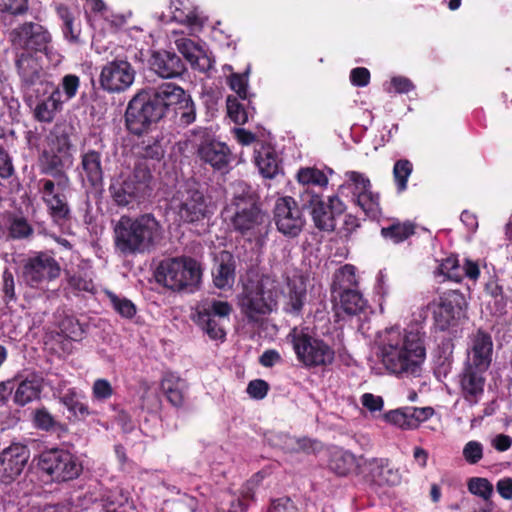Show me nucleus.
Returning <instances> with one entry per match:
<instances>
[{"label": "nucleus", "mask_w": 512, "mask_h": 512, "mask_svg": "<svg viewBox=\"0 0 512 512\" xmlns=\"http://www.w3.org/2000/svg\"><path fill=\"white\" fill-rule=\"evenodd\" d=\"M42 387L41 377L29 376L19 383L14 392L13 400L17 405L25 406L40 397Z\"/></svg>", "instance_id": "473e14b6"}, {"label": "nucleus", "mask_w": 512, "mask_h": 512, "mask_svg": "<svg viewBox=\"0 0 512 512\" xmlns=\"http://www.w3.org/2000/svg\"><path fill=\"white\" fill-rule=\"evenodd\" d=\"M438 274L455 282H459L463 276L462 269L458 264V260L453 256L446 258L439 265Z\"/></svg>", "instance_id": "de8ad7c7"}, {"label": "nucleus", "mask_w": 512, "mask_h": 512, "mask_svg": "<svg viewBox=\"0 0 512 512\" xmlns=\"http://www.w3.org/2000/svg\"><path fill=\"white\" fill-rule=\"evenodd\" d=\"M232 195L231 202L223 211V217L230 221L236 230L241 232L255 230L265 223L266 216L256 205L253 192L246 183L242 181L233 183Z\"/></svg>", "instance_id": "7ed1b4c3"}, {"label": "nucleus", "mask_w": 512, "mask_h": 512, "mask_svg": "<svg viewBox=\"0 0 512 512\" xmlns=\"http://www.w3.org/2000/svg\"><path fill=\"white\" fill-rule=\"evenodd\" d=\"M149 179V172L142 167H137L127 177L120 175L113 179L109 188L113 200L119 206L138 202L147 192Z\"/></svg>", "instance_id": "9b49d317"}, {"label": "nucleus", "mask_w": 512, "mask_h": 512, "mask_svg": "<svg viewBox=\"0 0 512 512\" xmlns=\"http://www.w3.org/2000/svg\"><path fill=\"white\" fill-rule=\"evenodd\" d=\"M30 457L26 446L15 443L7 447L0 454V464L3 473L8 478H15L20 475Z\"/></svg>", "instance_id": "4be33fe9"}, {"label": "nucleus", "mask_w": 512, "mask_h": 512, "mask_svg": "<svg viewBox=\"0 0 512 512\" xmlns=\"http://www.w3.org/2000/svg\"><path fill=\"white\" fill-rule=\"evenodd\" d=\"M274 221L279 232L296 237L304 226V218L297 202L290 196L279 198L274 207Z\"/></svg>", "instance_id": "2eb2a0df"}, {"label": "nucleus", "mask_w": 512, "mask_h": 512, "mask_svg": "<svg viewBox=\"0 0 512 512\" xmlns=\"http://www.w3.org/2000/svg\"><path fill=\"white\" fill-rule=\"evenodd\" d=\"M232 306L227 301L205 298L193 308L191 318L213 340H223L226 336L224 325L229 321Z\"/></svg>", "instance_id": "0eeeda50"}, {"label": "nucleus", "mask_w": 512, "mask_h": 512, "mask_svg": "<svg viewBox=\"0 0 512 512\" xmlns=\"http://www.w3.org/2000/svg\"><path fill=\"white\" fill-rule=\"evenodd\" d=\"M173 111L183 125L191 124L196 118L194 103L189 95Z\"/></svg>", "instance_id": "8fccbe9b"}, {"label": "nucleus", "mask_w": 512, "mask_h": 512, "mask_svg": "<svg viewBox=\"0 0 512 512\" xmlns=\"http://www.w3.org/2000/svg\"><path fill=\"white\" fill-rule=\"evenodd\" d=\"M268 385L263 380L251 381L247 387L248 394L256 399H262L266 396Z\"/></svg>", "instance_id": "0e129e2a"}, {"label": "nucleus", "mask_w": 512, "mask_h": 512, "mask_svg": "<svg viewBox=\"0 0 512 512\" xmlns=\"http://www.w3.org/2000/svg\"><path fill=\"white\" fill-rule=\"evenodd\" d=\"M42 199L46 203L50 215L55 222L65 220L69 215V207L65 196L55 192V184L52 180H41Z\"/></svg>", "instance_id": "393cba45"}, {"label": "nucleus", "mask_w": 512, "mask_h": 512, "mask_svg": "<svg viewBox=\"0 0 512 512\" xmlns=\"http://www.w3.org/2000/svg\"><path fill=\"white\" fill-rule=\"evenodd\" d=\"M357 285V277L355 267L353 265L346 264L341 267L334 276V282L332 286L333 294Z\"/></svg>", "instance_id": "58836bf2"}, {"label": "nucleus", "mask_w": 512, "mask_h": 512, "mask_svg": "<svg viewBox=\"0 0 512 512\" xmlns=\"http://www.w3.org/2000/svg\"><path fill=\"white\" fill-rule=\"evenodd\" d=\"M162 117L161 108L148 92L136 94L128 103L125 113L128 130L137 135L148 131Z\"/></svg>", "instance_id": "6e6552de"}, {"label": "nucleus", "mask_w": 512, "mask_h": 512, "mask_svg": "<svg viewBox=\"0 0 512 512\" xmlns=\"http://www.w3.org/2000/svg\"><path fill=\"white\" fill-rule=\"evenodd\" d=\"M108 298L113 308L123 317L132 318L136 314L135 305L126 298H120L113 293H108Z\"/></svg>", "instance_id": "603ef678"}, {"label": "nucleus", "mask_w": 512, "mask_h": 512, "mask_svg": "<svg viewBox=\"0 0 512 512\" xmlns=\"http://www.w3.org/2000/svg\"><path fill=\"white\" fill-rule=\"evenodd\" d=\"M330 467L338 475H347L355 467L354 456L348 452H336L330 462Z\"/></svg>", "instance_id": "a18cd8bd"}, {"label": "nucleus", "mask_w": 512, "mask_h": 512, "mask_svg": "<svg viewBox=\"0 0 512 512\" xmlns=\"http://www.w3.org/2000/svg\"><path fill=\"white\" fill-rule=\"evenodd\" d=\"M372 474L374 481L379 484L395 485L399 482V475L397 471H393L383 461H375L372 463Z\"/></svg>", "instance_id": "37998d69"}, {"label": "nucleus", "mask_w": 512, "mask_h": 512, "mask_svg": "<svg viewBox=\"0 0 512 512\" xmlns=\"http://www.w3.org/2000/svg\"><path fill=\"white\" fill-rule=\"evenodd\" d=\"M248 70H246L244 75L241 74H232L229 78V86L230 88L235 91L239 97L242 99H245L247 97V74Z\"/></svg>", "instance_id": "bf43d9fd"}, {"label": "nucleus", "mask_w": 512, "mask_h": 512, "mask_svg": "<svg viewBox=\"0 0 512 512\" xmlns=\"http://www.w3.org/2000/svg\"><path fill=\"white\" fill-rule=\"evenodd\" d=\"M151 69L162 78H173L182 74L185 67L181 59L171 52H154L150 59Z\"/></svg>", "instance_id": "bb28decb"}, {"label": "nucleus", "mask_w": 512, "mask_h": 512, "mask_svg": "<svg viewBox=\"0 0 512 512\" xmlns=\"http://www.w3.org/2000/svg\"><path fill=\"white\" fill-rule=\"evenodd\" d=\"M40 469L55 481H69L77 478L82 465L72 453L64 449H51L41 453Z\"/></svg>", "instance_id": "9d476101"}, {"label": "nucleus", "mask_w": 512, "mask_h": 512, "mask_svg": "<svg viewBox=\"0 0 512 512\" xmlns=\"http://www.w3.org/2000/svg\"><path fill=\"white\" fill-rule=\"evenodd\" d=\"M34 424L37 428L49 430L54 426L55 421L46 409H38L34 413Z\"/></svg>", "instance_id": "052dcab7"}, {"label": "nucleus", "mask_w": 512, "mask_h": 512, "mask_svg": "<svg viewBox=\"0 0 512 512\" xmlns=\"http://www.w3.org/2000/svg\"><path fill=\"white\" fill-rule=\"evenodd\" d=\"M135 75V69L128 61L114 60L102 67L99 81L104 90L119 93L133 84Z\"/></svg>", "instance_id": "dca6fc26"}, {"label": "nucleus", "mask_w": 512, "mask_h": 512, "mask_svg": "<svg viewBox=\"0 0 512 512\" xmlns=\"http://www.w3.org/2000/svg\"><path fill=\"white\" fill-rule=\"evenodd\" d=\"M13 42L23 46L25 52L43 55L51 65L56 66L61 56L50 45L51 36L40 24L26 23L14 31Z\"/></svg>", "instance_id": "1a4fd4ad"}, {"label": "nucleus", "mask_w": 512, "mask_h": 512, "mask_svg": "<svg viewBox=\"0 0 512 512\" xmlns=\"http://www.w3.org/2000/svg\"><path fill=\"white\" fill-rule=\"evenodd\" d=\"M114 389L111 383L104 378L96 379L92 385V398L97 402H105L112 397Z\"/></svg>", "instance_id": "3c124183"}, {"label": "nucleus", "mask_w": 512, "mask_h": 512, "mask_svg": "<svg viewBox=\"0 0 512 512\" xmlns=\"http://www.w3.org/2000/svg\"><path fill=\"white\" fill-rule=\"evenodd\" d=\"M278 441L274 442L287 452L308 451L313 448V443L310 439H298L286 434H280Z\"/></svg>", "instance_id": "c03bdc74"}, {"label": "nucleus", "mask_w": 512, "mask_h": 512, "mask_svg": "<svg viewBox=\"0 0 512 512\" xmlns=\"http://www.w3.org/2000/svg\"><path fill=\"white\" fill-rule=\"evenodd\" d=\"M384 418L401 429H415V421L412 420L408 407L390 411L385 414Z\"/></svg>", "instance_id": "49530a36"}, {"label": "nucleus", "mask_w": 512, "mask_h": 512, "mask_svg": "<svg viewBox=\"0 0 512 512\" xmlns=\"http://www.w3.org/2000/svg\"><path fill=\"white\" fill-rule=\"evenodd\" d=\"M125 501L126 497L121 490L109 491L102 497L103 507L106 512H116Z\"/></svg>", "instance_id": "6e6d98bb"}, {"label": "nucleus", "mask_w": 512, "mask_h": 512, "mask_svg": "<svg viewBox=\"0 0 512 512\" xmlns=\"http://www.w3.org/2000/svg\"><path fill=\"white\" fill-rule=\"evenodd\" d=\"M81 176L92 185L96 186L103 180V169L101 163V154L94 150H89L82 155Z\"/></svg>", "instance_id": "72a5a7b5"}, {"label": "nucleus", "mask_w": 512, "mask_h": 512, "mask_svg": "<svg viewBox=\"0 0 512 512\" xmlns=\"http://www.w3.org/2000/svg\"><path fill=\"white\" fill-rule=\"evenodd\" d=\"M61 272L58 262L47 253H37L24 265L23 277L31 287H42L59 277Z\"/></svg>", "instance_id": "4468645a"}, {"label": "nucleus", "mask_w": 512, "mask_h": 512, "mask_svg": "<svg viewBox=\"0 0 512 512\" xmlns=\"http://www.w3.org/2000/svg\"><path fill=\"white\" fill-rule=\"evenodd\" d=\"M302 202L311 209L315 225L322 230H331L334 227L333 215L321 197L306 190L301 195Z\"/></svg>", "instance_id": "a878e982"}, {"label": "nucleus", "mask_w": 512, "mask_h": 512, "mask_svg": "<svg viewBox=\"0 0 512 512\" xmlns=\"http://www.w3.org/2000/svg\"><path fill=\"white\" fill-rule=\"evenodd\" d=\"M164 116L166 111L174 110L188 95L180 86L167 82L159 85L150 93Z\"/></svg>", "instance_id": "cd10ccee"}, {"label": "nucleus", "mask_w": 512, "mask_h": 512, "mask_svg": "<svg viewBox=\"0 0 512 512\" xmlns=\"http://www.w3.org/2000/svg\"><path fill=\"white\" fill-rule=\"evenodd\" d=\"M333 170L327 168L321 170L316 167H302L296 173V180L303 186H316L320 188L327 187L329 183L328 174H332Z\"/></svg>", "instance_id": "c9c22d12"}, {"label": "nucleus", "mask_w": 512, "mask_h": 512, "mask_svg": "<svg viewBox=\"0 0 512 512\" xmlns=\"http://www.w3.org/2000/svg\"><path fill=\"white\" fill-rule=\"evenodd\" d=\"M26 0H0V11L19 14L26 10Z\"/></svg>", "instance_id": "680f3d73"}, {"label": "nucleus", "mask_w": 512, "mask_h": 512, "mask_svg": "<svg viewBox=\"0 0 512 512\" xmlns=\"http://www.w3.org/2000/svg\"><path fill=\"white\" fill-rule=\"evenodd\" d=\"M174 43L179 53L190 63L192 68L201 72L212 68L213 62L206 47L177 31L172 32Z\"/></svg>", "instance_id": "a211bd4d"}, {"label": "nucleus", "mask_w": 512, "mask_h": 512, "mask_svg": "<svg viewBox=\"0 0 512 512\" xmlns=\"http://www.w3.org/2000/svg\"><path fill=\"white\" fill-rule=\"evenodd\" d=\"M200 264L190 257H176L163 260L156 272V279L174 291H193L201 282Z\"/></svg>", "instance_id": "39448f33"}, {"label": "nucleus", "mask_w": 512, "mask_h": 512, "mask_svg": "<svg viewBox=\"0 0 512 512\" xmlns=\"http://www.w3.org/2000/svg\"><path fill=\"white\" fill-rule=\"evenodd\" d=\"M307 279L303 275L294 274L288 278L287 282V295H286V311L298 314L305 301L307 292Z\"/></svg>", "instance_id": "c756f323"}, {"label": "nucleus", "mask_w": 512, "mask_h": 512, "mask_svg": "<svg viewBox=\"0 0 512 512\" xmlns=\"http://www.w3.org/2000/svg\"><path fill=\"white\" fill-rule=\"evenodd\" d=\"M334 308L338 316L341 313L347 315H357L367 308V301L360 292L354 289H346L334 294Z\"/></svg>", "instance_id": "c85d7f7f"}, {"label": "nucleus", "mask_w": 512, "mask_h": 512, "mask_svg": "<svg viewBox=\"0 0 512 512\" xmlns=\"http://www.w3.org/2000/svg\"><path fill=\"white\" fill-rule=\"evenodd\" d=\"M197 155L201 161L217 170L227 168L231 160L228 146L216 140H204L198 147Z\"/></svg>", "instance_id": "412c9836"}, {"label": "nucleus", "mask_w": 512, "mask_h": 512, "mask_svg": "<svg viewBox=\"0 0 512 512\" xmlns=\"http://www.w3.org/2000/svg\"><path fill=\"white\" fill-rule=\"evenodd\" d=\"M213 283L219 289L231 288L235 281V260L228 251H220L215 256L212 270Z\"/></svg>", "instance_id": "b1692460"}, {"label": "nucleus", "mask_w": 512, "mask_h": 512, "mask_svg": "<svg viewBox=\"0 0 512 512\" xmlns=\"http://www.w3.org/2000/svg\"><path fill=\"white\" fill-rule=\"evenodd\" d=\"M64 406L77 418L85 419L91 412L88 406L80 400L79 395L74 390H69L61 398Z\"/></svg>", "instance_id": "a19ab883"}, {"label": "nucleus", "mask_w": 512, "mask_h": 512, "mask_svg": "<svg viewBox=\"0 0 512 512\" xmlns=\"http://www.w3.org/2000/svg\"><path fill=\"white\" fill-rule=\"evenodd\" d=\"M498 494L505 500H512V478L504 477L496 484Z\"/></svg>", "instance_id": "774afa93"}, {"label": "nucleus", "mask_w": 512, "mask_h": 512, "mask_svg": "<svg viewBox=\"0 0 512 512\" xmlns=\"http://www.w3.org/2000/svg\"><path fill=\"white\" fill-rule=\"evenodd\" d=\"M32 229L23 218H13L9 226V234L12 238H24L30 235Z\"/></svg>", "instance_id": "13d9d810"}, {"label": "nucleus", "mask_w": 512, "mask_h": 512, "mask_svg": "<svg viewBox=\"0 0 512 512\" xmlns=\"http://www.w3.org/2000/svg\"><path fill=\"white\" fill-rule=\"evenodd\" d=\"M299 363L306 368L330 365L334 361L333 348L307 328H293L287 335Z\"/></svg>", "instance_id": "20e7f679"}, {"label": "nucleus", "mask_w": 512, "mask_h": 512, "mask_svg": "<svg viewBox=\"0 0 512 512\" xmlns=\"http://www.w3.org/2000/svg\"><path fill=\"white\" fill-rule=\"evenodd\" d=\"M113 232L115 248L123 255L149 251L163 237V228L152 214L121 216L114 224Z\"/></svg>", "instance_id": "f03ea898"}, {"label": "nucleus", "mask_w": 512, "mask_h": 512, "mask_svg": "<svg viewBox=\"0 0 512 512\" xmlns=\"http://www.w3.org/2000/svg\"><path fill=\"white\" fill-rule=\"evenodd\" d=\"M278 285L270 276H264L256 285L246 286L240 299L241 312L250 322L262 323L276 305Z\"/></svg>", "instance_id": "423d86ee"}, {"label": "nucleus", "mask_w": 512, "mask_h": 512, "mask_svg": "<svg viewBox=\"0 0 512 512\" xmlns=\"http://www.w3.org/2000/svg\"><path fill=\"white\" fill-rule=\"evenodd\" d=\"M3 292L7 303L15 299L14 278L8 270L3 273Z\"/></svg>", "instance_id": "338daca9"}, {"label": "nucleus", "mask_w": 512, "mask_h": 512, "mask_svg": "<svg viewBox=\"0 0 512 512\" xmlns=\"http://www.w3.org/2000/svg\"><path fill=\"white\" fill-rule=\"evenodd\" d=\"M161 386L168 400L173 405L179 406L183 403L184 391L187 387L183 379L176 374L168 373L164 376Z\"/></svg>", "instance_id": "e433bc0d"}, {"label": "nucleus", "mask_w": 512, "mask_h": 512, "mask_svg": "<svg viewBox=\"0 0 512 512\" xmlns=\"http://www.w3.org/2000/svg\"><path fill=\"white\" fill-rule=\"evenodd\" d=\"M45 57L39 54H32L30 52L21 53L16 61L17 69L22 81L28 85H35L41 83L44 76V62Z\"/></svg>", "instance_id": "5701e85b"}, {"label": "nucleus", "mask_w": 512, "mask_h": 512, "mask_svg": "<svg viewBox=\"0 0 512 512\" xmlns=\"http://www.w3.org/2000/svg\"><path fill=\"white\" fill-rule=\"evenodd\" d=\"M172 20L187 27L191 34L202 31L207 16L190 0H172L169 6Z\"/></svg>", "instance_id": "6ab92c4d"}, {"label": "nucleus", "mask_w": 512, "mask_h": 512, "mask_svg": "<svg viewBox=\"0 0 512 512\" xmlns=\"http://www.w3.org/2000/svg\"><path fill=\"white\" fill-rule=\"evenodd\" d=\"M467 489L470 494L488 502L494 494L493 484L484 477H471L467 480Z\"/></svg>", "instance_id": "ea45409f"}, {"label": "nucleus", "mask_w": 512, "mask_h": 512, "mask_svg": "<svg viewBox=\"0 0 512 512\" xmlns=\"http://www.w3.org/2000/svg\"><path fill=\"white\" fill-rule=\"evenodd\" d=\"M176 208L179 217L188 223L200 221L211 212L205 196L198 189L180 191Z\"/></svg>", "instance_id": "f3484780"}, {"label": "nucleus", "mask_w": 512, "mask_h": 512, "mask_svg": "<svg viewBox=\"0 0 512 512\" xmlns=\"http://www.w3.org/2000/svg\"><path fill=\"white\" fill-rule=\"evenodd\" d=\"M463 457L469 464L478 463L483 457V445L478 441H469L463 448Z\"/></svg>", "instance_id": "4d7b16f0"}, {"label": "nucleus", "mask_w": 512, "mask_h": 512, "mask_svg": "<svg viewBox=\"0 0 512 512\" xmlns=\"http://www.w3.org/2000/svg\"><path fill=\"white\" fill-rule=\"evenodd\" d=\"M467 301L455 290L444 293L433 304V318L438 329L445 331L458 326L466 318Z\"/></svg>", "instance_id": "f8f14e48"}, {"label": "nucleus", "mask_w": 512, "mask_h": 512, "mask_svg": "<svg viewBox=\"0 0 512 512\" xmlns=\"http://www.w3.org/2000/svg\"><path fill=\"white\" fill-rule=\"evenodd\" d=\"M350 80L354 86L365 87L370 81V72L364 67L352 69L350 73Z\"/></svg>", "instance_id": "e2e57ef3"}, {"label": "nucleus", "mask_w": 512, "mask_h": 512, "mask_svg": "<svg viewBox=\"0 0 512 512\" xmlns=\"http://www.w3.org/2000/svg\"><path fill=\"white\" fill-rule=\"evenodd\" d=\"M346 181L339 189H353V196L361 209L371 218L380 214L379 196L371 191V182L364 174L356 171L345 173Z\"/></svg>", "instance_id": "ddd939ff"}, {"label": "nucleus", "mask_w": 512, "mask_h": 512, "mask_svg": "<svg viewBox=\"0 0 512 512\" xmlns=\"http://www.w3.org/2000/svg\"><path fill=\"white\" fill-rule=\"evenodd\" d=\"M493 343L490 335L479 331L472 339L467 367L484 372L492 360Z\"/></svg>", "instance_id": "aec40b11"}, {"label": "nucleus", "mask_w": 512, "mask_h": 512, "mask_svg": "<svg viewBox=\"0 0 512 512\" xmlns=\"http://www.w3.org/2000/svg\"><path fill=\"white\" fill-rule=\"evenodd\" d=\"M255 164L265 178H273L279 171L277 155L269 146H261L256 150Z\"/></svg>", "instance_id": "f704fd0d"}, {"label": "nucleus", "mask_w": 512, "mask_h": 512, "mask_svg": "<svg viewBox=\"0 0 512 512\" xmlns=\"http://www.w3.org/2000/svg\"><path fill=\"white\" fill-rule=\"evenodd\" d=\"M414 233V226L410 222L395 223L390 227L382 228L381 234L384 238L394 243H399L407 239Z\"/></svg>", "instance_id": "79ce46f5"}, {"label": "nucleus", "mask_w": 512, "mask_h": 512, "mask_svg": "<svg viewBox=\"0 0 512 512\" xmlns=\"http://www.w3.org/2000/svg\"><path fill=\"white\" fill-rule=\"evenodd\" d=\"M57 12L63 21V34L66 40L71 43H79L81 35L80 23H75L73 13L63 5L57 7Z\"/></svg>", "instance_id": "4c0bfd02"}, {"label": "nucleus", "mask_w": 512, "mask_h": 512, "mask_svg": "<svg viewBox=\"0 0 512 512\" xmlns=\"http://www.w3.org/2000/svg\"><path fill=\"white\" fill-rule=\"evenodd\" d=\"M80 86L79 77L73 74L65 75L61 81L62 99L64 102L71 100L77 94Z\"/></svg>", "instance_id": "864d4df0"}, {"label": "nucleus", "mask_w": 512, "mask_h": 512, "mask_svg": "<svg viewBox=\"0 0 512 512\" xmlns=\"http://www.w3.org/2000/svg\"><path fill=\"white\" fill-rule=\"evenodd\" d=\"M362 405L371 412L380 411L383 408V399L371 393H365L361 397Z\"/></svg>", "instance_id": "69168bd1"}, {"label": "nucleus", "mask_w": 512, "mask_h": 512, "mask_svg": "<svg viewBox=\"0 0 512 512\" xmlns=\"http://www.w3.org/2000/svg\"><path fill=\"white\" fill-rule=\"evenodd\" d=\"M483 372H479L471 367H466L461 378V390L464 399L470 405L476 404L484 392V378Z\"/></svg>", "instance_id": "7c9ffc66"}, {"label": "nucleus", "mask_w": 512, "mask_h": 512, "mask_svg": "<svg viewBox=\"0 0 512 512\" xmlns=\"http://www.w3.org/2000/svg\"><path fill=\"white\" fill-rule=\"evenodd\" d=\"M376 356L387 373L418 377L426 360L425 333L418 326L387 327L376 341Z\"/></svg>", "instance_id": "f257e3e1"}, {"label": "nucleus", "mask_w": 512, "mask_h": 512, "mask_svg": "<svg viewBox=\"0 0 512 512\" xmlns=\"http://www.w3.org/2000/svg\"><path fill=\"white\" fill-rule=\"evenodd\" d=\"M63 103L62 92L60 88L57 87L47 98L38 102L34 109V117L40 122L50 123L53 121L56 114L62 110Z\"/></svg>", "instance_id": "2f4dec72"}, {"label": "nucleus", "mask_w": 512, "mask_h": 512, "mask_svg": "<svg viewBox=\"0 0 512 512\" xmlns=\"http://www.w3.org/2000/svg\"><path fill=\"white\" fill-rule=\"evenodd\" d=\"M227 113L236 124H244L248 120L247 112L234 97L227 98Z\"/></svg>", "instance_id": "5fc2aeb1"}, {"label": "nucleus", "mask_w": 512, "mask_h": 512, "mask_svg": "<svg viewBox=\"0 0 512 512\" xmlns=\"http://www.w3.org/2000/svg\"><path fill=\"white\" fill-rule=\"evenodd\" d=\"M412 172V164L408 160H399L395 163L393 174L400 192L407 187V180Z\"/></svg>", "instance_id": "09e8293b"}]
</instances>
